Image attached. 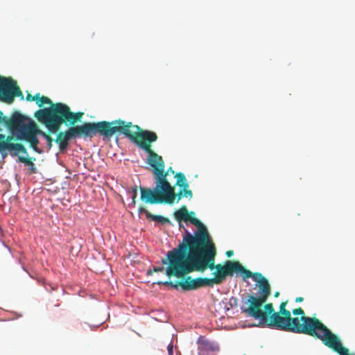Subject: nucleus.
Instances as JSON below:
<instances>
[{"label": "nucleus", "instance_id": "6e6552de", "mask_svg": "<svg viewBox=\"0 0 355 355\" xmlns=\"http://www.w3.org/2000/svg\"><path fill=\"white\" fill-rule=\"evenodd\" d=\"M24 98L22 92L17 83L11 78L0 76V101L12 103L15 97Z\"/></svg>", "mask_w": 355, "mask_h": 355}, {"label": "nucleus", "instance_id": "f3484780", "mask_svg": "<svg viewBox=\"0 0 355 355\" xmlns=\"http://www.w3.org/2000/svg\"><path fill=\"white\" fill-rule=\"evenodd\" d=\"M132 202L135 204L136 202V198L137 196V187L135 186L134 188L132 189Z\"/></svg>", "mask_w": 355, "mask_h": 355}, {"label": "nucleus", "instance_id": "20e7f679", "mask_svg": "<svg viewBox=\"0 0 355 355\" xmlns=\"http://www.w3.org/2000/svg\"><path fill=\"white\" fill-rule=\"evenodd\" d=\"M250 277L257 283L259 295L254 296L250 295L248 298L249 306L247 308H242V311L250 317L259 320L261 324H266L268 327L275 322V318L277 314L279 317H288V314L291 312L286 309L288 300L280 304L278 312L275 311L273 304L271 302L266 304L263 306V310H262L263 304L266 302L271 294L270 286L267 279L260 272L252 273L249 270H247L245 271V280Z\"/></svg>", "mask_w": 355, "mask_h": 355}, {"label": "nucleus", "instance_id": "f257e3e1", "mask_svg": "<svg viewBox=\"0 0 355 355\" xmlns=\"http://www.w3.org/2000/svg\"><path fill=\"white\" fill-rule=\"evenodd\" d=\"M216 256L214 244L199 250L181 252L180 249H173L168 251L167 260H162L163 264L168 265L166 275L184 279L175 282H165L163 284L176 289L180 287L183 291H193L221 284L227 277H232L236 272L241 273L245 280L247 269L239 261L227 260L224 264H215Z\"/></svg>", "mask_w": 355, "mask_h": 355}, {"label": "nucleus", "instance_id": "f8f14e48", "mask_svg": "<svg viewBox=\"0 0 355 355\" xmlns=\"http://www.w3.org/2000/svg\"><path fill=\"white\" fill-rule=\"evenodd\" d=\"M147 218L154 221L159 222L162 224L170 223L171 221L168 218L159 215H153L150 212H147Z\"/></svg>", "mask_w": 355, "mask_h": 355}, {"label": "nucleus", "instance_id": "39448f33", "mask_svg": "<svg viewBox=\"0 0 355 355\" xmlns=\"http://www.w3.org/2000/svg\"><path fill=\"white\" fill-rule=\"evenodd\" d=\"M126 123V121L119 119L112 121L85 122L80 125H69L66 131L58 134L55 142L59 145L60 150L64 151L68 147L69 141L78 137L92 138L98 134L110 138L116 133L123 135Z\"/></svg>", "mask_w": 355, "mask_h": 355}, {"label": "nucleus", "instance_id": "9b49d317", "mask_svg": "<svg viewBox=\"0 0 355 355\" xmlns=\"http://www.w3.org/2000/svg\"><path fill=\"white\" fill-rule=\"evenodd\" d=\"M173 178L177 179L175 185L181 188L189 185L187 178L183 173H176Z\"/></svg>", "mask_w": 355, "mask_h": 355}, {"label": "nucleus", "instance_id": "4be33fe9", "mask_svg": "<svg viewBox=\"0 0 355 355\" xmlns=\"http://www.w3.org/2000/svg\"><path fill=\"white\" fill-rule=\"evenodd\" d=\"M154 271L155 272H162V271H164V268L163 267L154 268Z\"/></svg>", "mask_w": 355, "mask_h": 355}, {"label": "nucleus", "instance_id": "aec40b11", "mask_svg": "<svg viewBox=\"0 0 355 355\" xmlns=\"http://www.w3.org/2000/svg\"><path fill=\"white\" fill-rule=\"evenodd\" d=\"M167 350H168V355H173V345L172 344H169L167 347Z\"/></svg>", "mask_w": 355, "mask_h": 355}, {"label": "nucleus", "instance_id": "6ab92c4d", "mask_svg": "<svg viewBox=\"0 0 355 355\" xmlns=\"http://www.w3.org/2000/svg\"><path fill=\"white\" fill-rule=\"evenodd\" d=\"M139 213H144L146 214V216L147 217V212H149L145 207L143 206H141L138 209Z\"/></svg>", "mask_w": 355, "mask_h": 355}, {"label": "nucleus", "instance_id": "f03ea898", "mask_svg": "<svg viewBox=\"0 0 355 355\" xmlns=\"http://www.w3.org/2000/svg\"><path fill=\"white\" fill-rule=\"evenodd\" d=\"M123 135L148 154L147 163L153 168L155 187L153 189L140 187L141 200L149 204H173L175 200V187L167 177L171 175L174 177L175 173L172 167L165 171L162 157L151 148V144L158 139L156 133L127 121Z\"/></svg>", "mask_w": 355, "mask_h": 355}, {"label": "nucleus", "instance_id": "a211bd4d", "mask_svg": "<svg viewBox=\"0 0 355 355\" xmlns=\"http://www.w3.org/2000/svg\"><path fill=\"white\" fill-rule=\"evenodd\" d=\"M178 197V201L181 200L184 196L183 189H180L178 193H175V198Z\"/></svg>", "mask_w": 355, "mask_h": 355}, {"label": "nucleus", "instance_id": "ddd939ff", "mask_svg": "<svg viewBox=\"0 0 355 355\" xmlns=\"http://www.w3.org/2000/svg\"><path fill=\"white\" fill-rule=\"evenodd\" d=\"M18 161L21 163L25 164L27 166H31L32 171L35 172V165H34L33 162L31 160L30 158L19 156L18 157Z\"/></svg>", "mask_w": 355, "mask_h": 355}, {"label": "nucleus", "instance_id": "0eeeda50", "mask_svg": "<svg viewBox=\"0 0 355 355\" xmlns=\"http://www.w3.org/2000/svg\"><path fill=\"white\" fill-rule=\"evenodd\" d=\"M173 215L179 223L182 221L185 223L190 222L198 228L194 235L185 229V235L183 236L182 243L176 249H180L182 252L199 250L202 247L214 245L207 227L200 220L190 216L185 205L182 206L178 210L175 211Z\"/></svg>", "mask_w": 355, "mask_h": 355}, {"label": "nucleus", "instance_id": "dca6fc26", "mask_svg": "<svg viewBox=\"0 0 355 355\" xmlns=\"http://www.w3.org/2000/svg\"><path fill=\"white\" fill-rule=\"evenodd\" d=\"M39 98V93H37L35 96H32L30 94H28L26 96V100L28 101H33L37 100Z\"/></svg>", "mask_w": 355, "mask_h": 355}, {"label": "nucleus", "instance_id": "7ed1b4c3", "mask_svg": "<svg viewBox=\"0 0 355 355\" xmlns=\"http://www.w3.org/2000/svg\"><path fill=\"white\" fill-rule=\"evenodd\" d=\"M35 130L34 125H26L21 114H15L8 118L4 116L0 111V153L3 158L7 156L8 152L12 156L19 153L28 155L27 150L23 144H14L12 141H29L33 146L37 141Z\"/></svg>", "mask_w": 355, "mask_h": 355}, {"label": "nucleus", "instance_id": "412c9836", "mask_svg": "<svg viewBox=\"0 0 355 355\" xmlns=\"http://www.w3.org/2000/svg\"><path fill=\"white\" fill-rule=\"evenodd\" d=\"M225 254L227 257H231L234 254V252L232 250H228Z\"/></svg>", "mask_w": 355, "mask_h": 355}, {"label": "nucleus", "instance_id": "5701e85b", "mask_svg": "<svg viewBox=\"0 0 355 355\" xmlns=\"http://www.w3.org/2000/svg\"><path fill=\"white\" fill-rule=\"evenodd\" d=\"M304 300L302 297H297L295 298V302H302Z\"/></svg>", "mask_w": 355, "mask_h": 355}, {"label": "nucleus", "instance_id": "4468645a", "mask_svg": "<svg viewBox=\"0 0 355 355\" xmlns=\"http://www.w3.org/2000/svg\"><path fill=\"white\" fill-rule=\"evenodd\" d=\"M189 185L184 187H182V189H183V192H184V196L185 198H188L191 199L193 196V193H192L191 190H190L189 189Z\"/></svg>", "mask_w": 355, "mask_h": 355}, {"label": "nucleus", "instance_id": "423d86ee", "mask_svg": "<svg viewBox=\"0 0 355 355\" xmlns=\"http://www.w3.org/2000/svg\"><path fill=\"white\" fill-rule=\"evenodd\" d=\"M35 101L40 107L44 104L50 105L49 107L40 109L35 113V117L48 129L49 133H56L62 124L74 125L83 119V112H73L67 105L62 103H53L50 98L44 96H40V94Z\"/></svg>", "mask_w": 355, "mask_h": 355}, {"label": "nucleus", "instance_id": "2eb2a0df", "mask_svg": "<svg viewBox=\"0 0 355 355\" xmlns=\"http://www.w3.org/2000/svg\"><path fill=\"white\" fill-rule=\"evenodd\" d=\"M292 313L293 315H300L302 316H305L304 315V310L301 308V307H299L297 309H294L293 311H292Z\"/></svg>", "mask_w": 355, "mask_h": 355}, {"label": "nucleus", "instance_id": "9d476101", "mask_svg": "<svg viewBox=\"0 0 355 355\" xmlns=\"http://www.w3.org/2000/svg\"><path fill=\"white\" fill-rule=\"evenodd\" d=\"M26 125H34L36 128V130H35L36 131H35V137L37 140L35 144L32 146L33 144H31V143L29 141H26L27 142H28L30 144L31 148H32L35 152H37L39 153H40L42 152L37 147V145L39 144V139H37V135H41L45 139V141H47V146H48L49 150H50L51 148V147L53 146V139L51 138V137L49 135L46 134L45 132L39 129V128L37 126V125L34 122H30L28 123H26Z\"/></svg>", "mask_w": 355, "mask_h": 355}, {"label": "nucleus", "instance_id": "a878e982", "mask_svg": "<svg viewBox=\"0 0 355 355\" xmlns=\"http://www.w3.org/2000/svg\"><path fill=\"white\" fill-rule=\"evenodd\" d=\"M191 217H194L195 213L193 211L189 212Z\"/></svg>", "mask_w": 355, "mask_h": 355}, {"label": "nucleus", "instance_id": "b1692460", "mask_svg": "<svg viewBox=\"0 0 355 355\" xmlns=\"http://www.w3.org/2000/svg\"><path fill=\"white\" fill-rule=\"evenodd\" d=\"M179 227H180V229L183 228L184 230L186 229L184 227V226L183 225V224L182 223V222H180V223H179Z\"/></svg>", "mask_w": 355, "mask_h": 355}, {"label": "nucleus", "instance_id": "1a4fd4ad", "mask_svg": "<svg viewBox=\"0 0 355 355\" xmlns=\"http://www.w3.org/2000/svg\"><path fill=\"white\" fill-rule=\"evenodd\" d=\"M198 355H211V353L217 352L220 347L214 342H211L204 336H199L197 340Z\"/></svg>", "mask_w": 355, "mask_h": 355}, {"label": "nucleus", "instance_id": "393cba45", "mask_svg": "<svg viewBox=\"0 0 355 355\" xmlns=\"http://www.w3.org/2000/svg\"><path fill=\"white\" fill-rule=\"evenodd\" d=\"M274 296L275 297H278L279 296V292H278V291L275 292V294H274Z\"/></svg>", "mask_w": 355, "mask_h": 355}]
</instances>
